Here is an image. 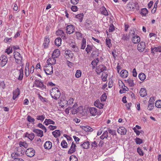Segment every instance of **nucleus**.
<instances>
[{
    "label": "nucleus",
    "mask_w": 161,
    "mask_h": 161,
    "mask_svg": "<svg viewBox=\"0 0 161 161\" xmlns=\"http://www.w3.org/2000/svg\"><path fill=\"white\" fill-rule=\"evenodd\" d=\"M50 94L52 97L55 99H58L60 96V93L57 88H52L50 91Z\"/></svg>",
    "instance_id": "obj_1"
},
{
    "label": "nucleus",
    "mask_w": 161,
    "mask_h": 161,
    "mask_svg": "<svg viewBox=\"0 0 161 161\" xmlns=\"http://www.w3.org/2000/svg\"><path fill=\"white\" fill-rule=\"evenodd\" d=\"M14 54L16 62L19 65V66H23V64L22 63V57L20 53L18 51H14Z\"/></svg>",
    "instance_id": "obj_2"
},
{
    "label": "nucleus",
    "mask_w": 161,
    "mask_h": 161,
    "mask_svg": "<svg viewBox=\"0 0 161 161\" xmlns=\"http://www.w3.org/2000/svg\"><path fill=\"white\" fill-rule=\"evenodd\" d=\"M89 111L91 116H99L102 113L100 110L95 107H90Z\"/></svg>",
    "instance_id": "obj_3"
},
{
    "label": "nucleus",
    "mask_w": 161,
    "mask_h": 161,
    "mask_svg": "<svg viewBox=\"0 0 161 161\" xmlns=\"http://www.w3.org/2000/svg\"><path fill=\"white\" fill-rule=\"evenodd\" d=\"M43 69L47 75H50L53 73V67L49 64H45L43 67Z\"/></svg>",
    "instance_id": "obj_4"
},
{
    "label": "nucleus",
    "mask_w": 161,
    "mask_h": 161,
    "mask_svg": "<svg viewBox=\"0 0 161 161\" xmlns=\"http://www.w3.org/2000/svg\"><path fill=\"white\" fill-rule=\"evenodd\" d=\"M25 152V150L22 147L19 146L17 147L16 148V152L15 153H12L11 154V157L12 158H13L14 156H18L21 155Z\"/></svg>",
    "instance_id": "obj_5"
},
{
    "label": "nucleus",
    "mask_w": 161,
    "mask_h": 161,
    "mask_svg": "<svg viewBox=\"0 0 161 161\" xmlns=\"http://www.w3.org/2000/svg\"><path fill=\"white\" fill-rule=\"evenodd\" d=\"M35 150L32 148H28L25 151V154L26 155L29 157H32L35 154Z\"/></svg>",
    "instance_id": "obj_6"
},
{
    "label": "nucleus",
    "mask_w": 161,
    "mask_h": 161,
    "mask_svg": "<svg viewBox=\"0 0 161 161\" xmlns=\"http://www.w3.org/2000/svg\"><path fill=\"white\" fill-rule=\"evenodd\" d=\"M154 100L153 97H151L150 99L147 108L149 111H152L154 108Z\"/></svg>",
    "instance_id": "obj_7"
},
{
    "label": "nucleus",
    "mask_w": 161,
    "mask_h": 161,
    "mask_svg": "<svg viewBox=\"0 0 161 161\" xmlns=\"http://www.w3.org/2000/svg\"><path fill=\"white\" fill-rule=\"evenodd\" d=\"M145 48V43L142 41H139L137 46V49L140 52H143Z\"/></svg>",
    "instance_id": "obj_8"
},
{
    "label": "nucleus",
    "mask_w": 161,
    "mask_h": 161,
    "mask_svg": "<svg viewBox=\"0 0 161 161\" xmlns=\"http://www.w3.org/2000/svg\"><path fill=\"white\" fill-rule=\"evenodd\" d=\"M107 69L106 67L103 65H100L97 66L96 69L97 74H99L100 73Z\"/></svg>",
    "instance_id": "obj_9"
},
{
    "label": "nucleus",
    "mask_w": 161,
    "mask_h": 161,
    "mask_svg": "<svg viewBox=\"0 0 161 161\" xmlns=\"http://www.w3.org/2000/svg\"><path fill=\"white\" fill-rule=\"evenodd\" d=\"M34 83L36 86L37 87L40 88L42 90L45 89L46 86L44 85L43 83L38 80H36Z\"/></svg>",
    "instance_id": "obj_10"
},
{
    "label": "nucleus",
    "mask_w": 161,
    "mask_h": 161,
    "mask_svg": "<svg viewBox=\"0 0 161 161\" xmlns=\"http://www.w3.org/2000/svg\"><path fill=\"white\" fill-rule=\"evenodd\" d=\"M138 7L137 3H129L127 6V8L129 10H131L135 8H137Z\"/></svg>",
    "instance_id": "obj_11"
},
{
    "label": "nucleus",
    "mask_w": 161,
    "mask_h": 161,
    "mask_svg": "<svg viewBox=\"0 0 161 161\" xmlns=\"http://www.w3.org/2000/svg\"><path fill=\"white\" fill-rule=\"evenodd\" d=\"M8 59L6 56L2 55L0 58V64L1 66L3 67L7 63Z\"/></svg>",
    "instance_id": "obj_12"
},
{
    "label": "nucleus",
    "mask_w": 161,
    "mask_h": 161,
    "mask_svg": "<svg viewBox=\"0 0 161 161\" xmlns=\"http://www.w3.org/2000/svg\"><path fill=\"white\" fill-rule=\"evenodd\" d=\"M76 145L74 142H72L70 148L68 150V153L69 154H71L74 153L76 151Z\"/></svg>",
    "instance_id": "obj_13"
},
{
    "label": "nucleus",
    "mask_w": 161,
    "mask_h": 161,
    "mask_svg": "<svg viewBox=\"0 0 161 161\" xmlns=\"http://www.w3.org/2000/svg\"><path fill=\"white\" fill-rule=\"evenodd\" d=\"M104 103L103 102H100L99 99L96 100L94 103V105L100 109H102L104 106Z\"/></svg>",
    "instance_id": "obj_14"
},
{
    "label": "nucleus",
    "mask_w": 161,
    "mask_h": 161,
    "mask_svg": "<svg viewBox=\"0 0 161 161\" xmlns=\"http://www.w3.org/2000/svg\"><path fill=\"white\" fill-rule=\"evenodd\" d=\"M66 32L69 34L73 33L75 31L74 26L72 25H67L66 27Z\"/></svg>",
    "instance_id": "obj_15"
},
{
    "label": "nucleus",
    "mask_w": 161,
    "mask_h": 161,
    "mask_svg": "<svg viewBox=\"0 0 161 161\" xmlns=\"http://www.w3.org/2000/svg\"><path fill=\"white\" fill-rule=\"evenodd\" d=\"M119 86H120V88L122 89H120L119 91V93L120 94H122L125 92L126 91H128L129 90L127 86H126L122 82L119 85Z\"/></svg>",
    "instance_id": "obj_16"
},
{
    "label": "nucleus",
    "mask_w": 161,
    "mask_h": 161,
    "mask_svg": "<svg viewBox=\"0 0 161 161\" xmlns=\"http://www.w3.org/2000/svg\"><path fill=\"white\" fill-rule=\"evenodd\" d=\"M65 57L66 58L70 59L72 58L73 54L71 51L67 50L65 51Z\"/></svg>",
    "instance_id": "obj_17"
},
{
    "label": "nucleus",
    "mask_w": 161,
    "mask_h": 161,
    "mask_svg": "<svg viewBox=\"0 0 161 161\" xmlns=\"http://www.w3.org/2000/svg\"><path fill=\"white\" fill-rule=\"evenodd\" d=\"M20 66H18L17 67V69L19 71V76L18 79L19 80H21L23 77V66H21V68L19 69H18V68Z\"/></svg>",
    "instance_id": "obj_18"
},
{
    "label": "nucleus",
    "mask_w": 161,
    "mask_h": 161,
    "mask_svg": "<svg viewBox=\"0 0 161 161\" xmlns=\"http://www.w3.org/2000/svg\"><path fill=\"white\" fill-rule=\"evenodd\" d=\"M13 99L15 100L20 94V91L18 88H17L15 90H14L13 92Z\"/></svg>",
    "instance_id": "obj_19"
},
{
    "label": "nucleus",
    "mask_w": 161,
    "mask_h": 161,
    "mask_svg": "<svg viewBox=\"0 0 161 161\" xmlns=\"http://www.w3.org/2000/svg\"><path fill=\"white\" fill-rule=\"evenodd\" d=\"M117 132L121 135H125L126 133V130L124 127H120L118 129Z\"/></svg>",
    "instance_id": "obj_20"
},
{
    "label": "nucleus",
    "mask_w": 161,
    "mask_h": 161,
    "mask_svg": "<svg viewBox=\"0 0 161 161\" xmlns=\"http://www.w3.org/2000/svg\"><path fill=\"white\" fill-rule=\"evenodd\" d=\"M80 127L82 130H84L86 132H92L93 131V129L89 126H82L81 125Z\"/></svg>",
    "instance_id": "obj_21"
},
{
    "label": "nucleus",
    "mask_w": 161,
    "mask_h": 161,
    "mask_svg": "<svg viewBox=\"0 0 161 161\" xmlns=\"http://www.w3.org/2000/svg\"><path fill=\"white\" fill-rule=\"evenodd\" d=\"M55 58L54 57L51 58L47 60V64H49V65L52 66V65L55 64L56 63V60Z\"/></svg>",
    "instance_id": "obj_22"
},
{
    "label": "nucleus",
    "mask_w": 161,
    "mask_h": 161,
    "mask_svg": "<svg viewBox=\"0 0 161 161\" xmlns=\"http://www.w3.org/2000/svg\"><path fill=\"white\" fill-rule=\"evenodd\" d=\"M92 21L90 20L87 19L86 20L85 26L86 28L88 29H91L92 26Z\"/></svg>",
    "instance_id": "obj_23"
},
{
    "label": "nucleus",
    "mask_w": 161,
    "mask_h": 161,
    "mask_svg": "<svg viewBox=\"0 0 161 161\" xmlns=\"http://www.w3.org/2000/svg\"><path fill=\"white\" fill-rule=\"evenodd\" d=\"M120 76L123 78H126L128 75V72L126 70H122L120 72Z\"/></svg>",
    "instance_id": "obj_24"
},
{
    "label": "nucleus",
    "mask_w": 161,
    "mask_h": 161,
    "mask_svg": "<svg viewBox=\"0 0 161 161\" xmlns=\"http://www.w3.org/2000/svg\"><path fill=\"white\" fill-rule=\"evenodd\" d=\"M33 132L36 133L38 136L42 137L43 136V131L41 130L35 129L33 130Z\"/></svg>",
    "instance_id": "obj_25"
},
{
    "label": "nucleus",
    "mask_w": 161,
    "mask_h": 161,
    "mask_svg": "<svg viewBox=\"0 0 161 161\" xmlns=\"http://www.w3.org/2000/svg\"><path fill=\"white\" fill-rule=\"evenodd\" d=\"M60 55V51L59 49H56L53 52L52 56L54 58H57Z\"/></svg>",
    "instance_id": "obj_26"
},
{
    "label": "nucleus",
    "mask_w": 161,
    "mask_h": 161,
    "mask_svg": "<svg viewBox=\"0 0 161 161\" xmlns=\"http://www.w3.org/2000/svg\"><path fill=\"white\" fill-rule=\"evenodd\" d=\"M52 147V143L49 141L46 142L44 144V147L46 149H49L51 148Z\"/></svg>",
    "instance_id": "obj_27"
},
{
    "label": "nucleus",
    "mask_w": 161,
    "mask_h": 161,
    "mask_svg": "<svg viewBox=\"0 0 161 161\" xmlns=\"http://www.w3.org/2000/svg\"><path fill=\"white\" fill-rule=\"evenodd\" d=\"M139 94L141 97H144L147 94L146 89L144 88H141L140 90Z\"/></svg>",
    "instance_id": "obj_28"
},
{
    "label": "nucleus",
    "mask_w": 161,
    "mask_h": 161,
    "mask_svg": "<svg viewBox=\"0 0 161 161\" xmlns=\"http://www.w3.org/2000/svg\"><path fill=\"white\" fill-rule=\"evenodd\" d=\"M70 41L71 42V43H70V42H69V46L73 48L72 50L74 51H77L78 48L76 46L75 43L71 41Z\"/></svg>",
    "instance_id": "obj_29"
},
{
    "label": "nucleus",
    "mask_w": 161,
    "mask_h": 161,
    "mask_svg": "<svg viewBox=\"0 0 161 161\" xmlns=\"http://www.w3.org/2000/svg\"><path fill=\"white\" fill-rule=\"evenodd\" d=\"M52 134L55 137L57 138L60 136L61 132L59 130H56L52 132Z\"/></svg>",
    "instance_id": "obj_30"
},
{
    "label": "nucleus",
    "mask_w": 161,
    "mask_h": 161,
    "mask_svg": "<svg viewBox=\"0 0 161 161\" xmlns=\"http://www.w3.org/2000/svg\"><path fill=\"white\" fill-rule=\"evenodd\" d=\"M44 123L47 125L49 124L54 125L55 122L50 119H46L44 121Z\"/></svg>",
    "instance_id": "obj_31"
},
{
    "label": "nucleus",
    "mask_w": 161,
    "mask_h": 161,
    "mask_svg": "<svg viewBox=\"0 0 161 161\" xmlns=\"http://www.w3.org/2000/svg\"><path fill=\"white\" fill-rule=\"evenodd\" d=\"M130 37H131L132 40H134L135 39H136L137 41L140 40V37L136 35H135L134 32L130 34Z\"/></svg>",
    "instance_id": "obj_32"
},
{
    "label": "nucleus",
    "mask_w": 161,
    "mask_h": 161,
    "mask_svg": "<svg viewBox=\"0 0 161 161\" xmlns=\"http://www.w3.org/2000/svg\"><path fill=\"white\" fill-rule=\"evenodd\" d=\"M99 62V60L98 58L94 59V60L92 62L91 64L92 66V67L93 69H95Z\"/></svg>",
    "instance_id": "obj_33"
},
{
    "label": "nucleus",
    "mask_w": 161,
    "mask_h": 161,
    "mask_svg": "<svg viewBox=\"0 0 161 161\" xmlns=\"http://www.w3.org/2000/svg\"><path fill=\"white\" fill-rule=\"evenodd\" d=\"M125 82L130 86H133L134 85V80L130 78L125 80Z\"/></svg>",
    "instance_id": "obj_34"
},
{
    "label": "nucleus",
    "mask_w": 161,
    "mask_h": 161,
    "mask_svg": "<svg viewBox=\"0 0 161 161\" xmlns=\"http://www.w3.org/2000/svg\"><path fill=\"white\" fill-rule=\"evenodd\" d=\"M90 143L88 141L84 142L81 144V146L83 149H88L89 147Z\"/></svg>",
    "instance_id": "obj_35"
},
{
    "label": "nucleus",
    "mask_w": 161,
    "mask_h": 161,
    "mask_svg": "<svg viewBox=\"0 0 161 161\" xmlns=\"http://www.w3.org/2000/svg\"><path fill=\"white\" fill-rule=\"evenodd\" d=\"M56 34L57 35H60L62 36V38L64 39V37H65L64 33L62 30H59L56 32Z\"/></svg>",
    "instance_id": "obj_36"
},
{
    "label": "nucleus",
    "mask_w": 161,
    "mask_h": 161,
    "mask_svg": "<svg viewBox=\"0 0 161 161\" xmlns=\"http://www.w3.org/2000/svg\"><path fill=\"white\" fill-rule=\"evenodd\" d=\"M25 137H28L31 140H32L34 138L35 135L33 133L29 134L26 133L25 134Z\"/></svg>",
    "instance_id": "obj_37"
},
{
    "label": "nucleus",
    "mask_w": 161,
    "mask_h": 161,
    "mask_svg": "<svg viewBox=\"0 0 161 161\" xmlns=\"http://www.w3.org/2000/svg\"><path fill=\"white\" fill-rule=\"evenodd\" d=\"M139 79L142 81H144L146 78V75L143 73H140L138 75Z\"/></svg>",
    "instance_id": "obj_38"
},
{
    "label": "nucleus",
    "mask_w": 161,
    "mask_h": 161,
    "mask_svg": "<svg viewBox=\"0 0 161 161\" xmlns=\"http://www.w3.org/2000/svg\"><path fill=\"white\" fill-rule=\"evenodd\" d=\"M76 39L78 40H85L84 38H82L81 34L79 32H76Z\"/></svg>",
    "instance_id": "obj_39"
},
{
    "label": "nucleus",
    "mask_w": 161,
    "mask_h": 161,
    "mask_svg": "<svg viewBox=\"0 0 161 161\" xmlns=\"http://www.w3.org/2000/svg\"><path fill=\"white\" fill-rule=\"evenodd\" d=\"M151 51L152 52L154 53V52H161V46H159L157 47H155L151 49Z\"/></svg>",
    "instance_id": "obj_40"
},
{
    "label": "nucleus",
    "mask_w": 161,
    "mask_h": 161,
    "mask_svg": "<svg viewBox=\"0 0 161 161\" xmlns=\"http://www.w3.org/2000/svg\"><path fill=\"white\" fill-rule=\"evenodd\" d=\"M107 98V96L105 93H104L100 97V99L101 102L104 103Z\"/></svg>",
    "instance_id": "obj_41"
},
{
    "label": "nucleus",
    "mask_w": 161,
    "mask_h": 161,
    "mask_svg": "<svg viewBox=\"0 0 161 161\" xmlns=\"http://www.w3.org/2000/svg\"><path fill=\"white\" fill-rule=\"evenodd\" d=\"M76 106H77V104L75 103L72 108V109L71 111L72 114H75L77 113V108L75 109V107H76Z\"/></svg>",
    "instance_id": "obj_42"
},
{
    "label": "nucleus",
    "mask_w": 161,
    "mask_h": 161,
    "mask_svg": "<svg viewBox=\"0 0 161 161\" xmlns=\"http://www.w3.org/2000/svg\"><path fill=\"white\" fill-rule=\"evenodd\" d=\"M77 113H79L80 114L83 115V107L82 106H80L77 108Z\"/></svg>",
    "instance_id": "obj_43"
},
{
    "label": "nucleus",
    "mask_w": 161,
    "mask_h": 161,
    "mask_svg": "<svg viewBox=\"0 0 161 161\" xmlns=\"http://www.w3.org/2000/svg\"><path fill=\"white\" fill-rule=\"evenodd\" d=\"M155 105L156 107L158 108H161V100H157L155 103Z\"/></svg>",
    "instance_id": "obj_44"
},
{
    "label": "nucleus",
    "mask_w": 161,
    "mask_h": 161,
    "mask_svg": "<svg viewBox=\"0 0 161 161\" xmlns=\"http://www.w3.org/2000/svg\"><path fill=\"white\" fill-rule=\"evenodd\" d=\"M108 137V132L107 131H105L103 134L100 136V138L102 140L104 139V138H107Z\"/></svg>",
    "instance_id": "obj_45"
},
{
    "label": "nucleus",
    "mask_w": 161,
    "mask_h": 161,
    "mask_svg": "<svg viewBox=\"0 0 161 161\" xmlns=\"http://www.w3.org/2000/svg\"><path fill=\"white\" fill-rule=\"evenodd\" d=\"M19 145L20 147H23L25 148H27L28 147V144L25 142H20L19 143Z\"/></svg>",
    "instance_id": "obj_46"
},
{
    "label": "nucleus",
    "mask_w": 161,
    "mask_h": 161,
    "mask_svg": "<svg viewBox=\"0 0 161 161\" xmlns=\"http://www.w3.org/2000/svg\"><path fill=\"white\" fill-rule=\"evenodd\" d=\"M101 13L105 16H107L108 15V13L106 9V8L104 7H102L101 8Z\"/></svg>",
    "instance_id": "obj_47"
},
{
    "label": "nucleus",
    "mask_w": 161,
    "mask_h": 161,
    "mask_svg": "<svg viewBox=\"0 0 161 161\" xmlns=\"http://www.w3.org/2000/svg\"><path fill=\"white\" fill-rule=\"evenodd\" d=\"M61 145L62 147L64 148H66L68 147L67 143L64 140H63L62 141Z\"/></svg>",
    "instance_id": "obj_48"
},
{
    "label": "nucleus",
    "mask_w": 161,
    "mask_h": 161,
    "mask_svg": "<svg viewBox=\"0 0 161 161\" xmlns=\"http://www.w3.org/2000/svg\"><path fill=\"white\" fill-rule=\"evenodd\" d=\"M45 118V115L43 114L41 115L37 116L36 117V119L38 120H40L42 122Z\"/></svg>",
    "instance_id": "obj_49"
},
{
    "label": "nucleus",
    "mask_w": 161,
    "mask_h": 161,
    "mask_svg": "<svg viewBox=\"0 0 161 161\" xmlns=\"http://www.w3.org/2000/svg\"><path fill=\"white\" fill-rule=\"evenodd\" d=\"M37 126L41 129H42V130H44L45 132H47V129L46 127L43 125L41 123H39L37 125Z\"/></svg>",
    "instance_id": "obj_50"
},
{
    "label": "nucleus",
    "mask_w": 161,
    "mask_h": 161,
    "mask_svg": "<svg viewBox=\"0 0 161 161\" xmlns=\"http://www.w3.org/2000/svg\"><path fill=\"white\" fill-rule=\"evenodd\" d=\"M75 17L79 20L80 22H81L83 18V15L82 14H77L76 15Z\"/></svg>",
    "instance_id": "obj_51"
},
{
    "label": "nucleus",
    "mask_w": 161,
    "mask_h": 161,
    "mask_svg": "<svg viewBox=\"0 0 161 161\" xmlns=\"http://www.w3.org/2000/svg\"><path fill=\"white\" fill-rule=\"evenodd\" d=\"M92 47L91 46L89 45H87V47L86 49V51L88 54L91 53V51H92Z\"/></svg>",
    "instance_id": "obj_52"
},
{
    "label": "nucleus",
    "mask_w": 161,
    "mask_h": 161,
    "mask_svg": "<svg viewBox=\"0 0 161 161\" xmlns=\"http://www.w3.org/2000/svg\"><path fill=\"white\" fill-rule=\"evenodd\" d=\"M82 74V72L80 70H78L76 71L75 74V76L76 77L78 78L80 77Z\"/></svg>",
    "instance_id": "obj_53"
},
{
    "label": "nucleus",
    "mask_w": 161,
    "mask_h": 161,
    "mask_svg": "<svg viewBox=\"0 0 161 161\" xmlns=\"http://www.w3.org/2000/svg\"><path fill=\"white\" fill-rule=\"evenodd\" d=\"M6 85L3 81H2L0 82V88L1 90H3L5 88Z\"/></svg>",
    "instance_id": "obj_54"
},
{
    "label": "nucleus",
    "mask_w": 161,
    "mask_h": 161,
    "mask_svg": "<svg viewBox=\"0 0 161 161\" xmlns=\"http://www.w3.org/2000/svg\"><path fill=\"white\" fill-rule=\"evenodd\" d=\"M27 119L28 121L30 122H34L35 120L34 118L30 115H28L27 116Z\"/></svg>",
    "instance_id": "obj_55"
},
{
    "label": "nucleus",
    "mask_w": 161,
    "mask_h": 161,
    "mask_svg": "<svg viewBox=\"0 0 161 161\" xmlns=\"http://www.w3.org/2000/svg\"><path fill=\"white\" fill-rule=\"evenodd\" d=\"M148 11L147 8H143L141 10V14L143 16H145L147 14Z\"/></svg>",
    "instance_id": "obj_56"
},
{
    "label": "nucleus",
    "mask_w": 161,
    "mask_h": 161,
    "mask_svg": "<svg viewBox=\"0 0 161 161\" xmlns=\"http://www.w3.org/2000/svg\"><path fill=\"white\" fill-rule=\"evenodd\" d=\"M108 77V75L105 73H103L102 75V80L103 81H105L107 80V78Z\"/></svg>",
    "instance_id": "obj_57"
},
{
    "label": "nucleus",
    "mask_w": 161,
    "mask_h": 161,
    "mask_svg": "<svg viewBox=\"0 0 161 161\" xmlns=\"http://www.w3.org/2000/svg\"><path fill=\"white\" fill-rule=\"evenodd\" d=\"M49 42L50 41H44L43 44L44 48H48Z\"/></svg>",
    "instance_id": "obj_58"
},
{
    "label": "nucleus",
    "mask_w": 161,
    "mask_h": 161,
    "mask_svg": "<svg viewBox=\"0 0 161 161\" xmlns=\"http://www.w3.org/2000/svg\"><path fill=\"white\" fill-rule=\"evenodd\" d=\"M135 142L137 144H140L142 143V139L136 137L135 139Z\"/></svg>",
    "instance_id": "obj_59"
},
{
    "label": "nucleus",
    "mask_w": 161,
    "mask_h": 161,
    "mask_svg": "<svg viewBox=\"0 0 161 161\" xmlns=\"http://www.w3.org/2000/svg\"><path fill=\"white\" fill-rule=\"evenodd\" d=\"M70 161H78V159L75 155H72L69 158Z\"/></svg>",
    "instance_id": "obj_60"
},
{
    "label": "nucleus",
    "mask_w": 161,
    "mask_h": 161,
    "mask_svg": "<svg viewBox=\"0 0 161 161\" xmlns=\"http://www.w3.org/2000/svg\"><path fill=\"white\" fill-rule=\"evenodd\" d=\"M12 47H9L8 48H7L5 51V53H7L8 54H9L12 53Z\"/></svg>",
    "instance_id": "obj_61"
},
{
    "label": "nucleus",
    "mask_w": 161,
    "mask_h": 161,
    "mask_svg": "<svg viewBox=\"0 0 161 161\" xmlns=\"http://www.w3.org/2000/svg\"><path fill=\"white\" fill-rule=\"evenodd\" d=\"M30 73L29 68H25V74L26 77L29 75Z\"/></svg>",
    "instance_id": "obj_62"
},
{
    "label": "nucleus",
    "mask_w": 161,
    "mask_h": 161,
    "mask_svg": "<svg viewBox=\"0 0 161 161\" xmlns=\"http://www.w3.org/2000/svg\"><path fill=\"white\" fill-rule=\"evenodd\" d=\"M74 101V99L72 98H70L68 101H67L66 104L68 105H71L73 104Z\"/></svg>",
    "instance_id": "obj_63"
},
{
    "label": "nucleus",
    "mask_w": 161,
    "mask_h": 161,
    "mask_svg": "<svg viewBox=\"0 0 161 161\" xmlns=\"http://www.w3.org/2000/svg\"><path fill=\"white\" fill-rule=\"evenodd\" d=\"M114 30V26L113 24H111L110 25L108 31L109 32H112Z\"/></svg>",
    "instance_id": "obj_64"
}]
</instances>
